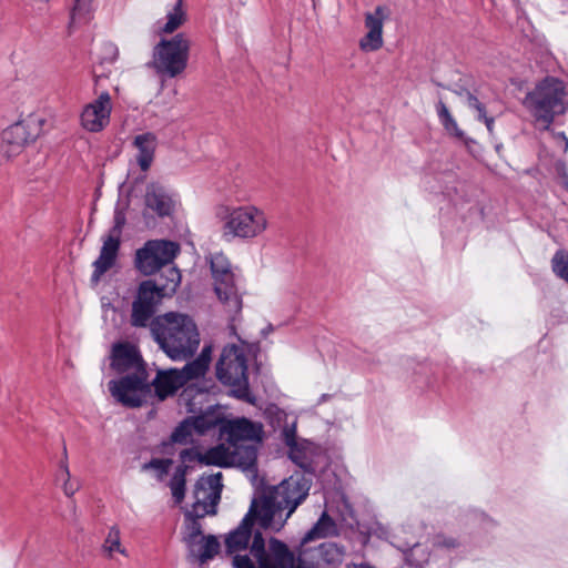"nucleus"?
<instances>
[{
  "label": "nucleus",
  "instance_id": "obj_14",
  "mask_svg": "<svg viewBox=\"0 0 568 568\" xmlns=\"http://www.w3.org/2000/svg\"><path fill=\"white\" fill-rule=\"evenodd\" d=\"M222 487L221 471L202 476L195 484L193 491L194 503L191 509L185 511V516L191 518L215 514Z\"/></svg>",
  "mask_w": 568,
  "mask_h": 568
},
{
  "label": "nucleus",
  "instance_id": "obj_34",
  "mask_svg": "<svg viewBox=\"0 0 568 568\" xmlns=\"http://www.w3.org/2000/svg\"><path fill=\"white\" fill-rule=\"evenodd\" d=\"M552 270L560 278L568 283V253L560 251L552 257Z\"/></svg>",
  "mask_w": 568,
  "mask_h": 568
},
{
  "label": "nucleus",
  "instance_id": "obj_41",
  "mask_svg": "<svg viewBox=\"0 0 568 568\" xmlns=\"http://www.w3.org/2000/svg\"><path fill=\"white\" fill-rule=\"evenodd\" d=\"M345 568H375V567L371 566L367 562H361V564L351 562V564L346 565Z\"/></svg>",
  "mask_w": 568,
  "mask_h": 568
},
{
  "label": "nucleus",
  "instance_id": "obj_15",
  "mask_svg": "<svg viewBox=\"0 0 568 568\" xmlns=\"http://www.w3.org/2000/svg\"><path fill=\"white\" fill-rule=\"evenodd\" d=\"M165 296L168 295L153 281L142 282L132 303L131 324L145 327L155 312V306Z\"/></svg>",
  "mask_w": 568,
  "mask_h": 568
},
{
  "label": "nucleus",
  "instance_id": "obj_17",
  "mask_svg": "<svg viewBox=\"0 0 568 568\" xmlns=\"http://www.w3.org/2000/svg\"><path fill=\"white\" fill-rule=\"evenodd\" d=\"M220 419L214 414H203L196 417H190L183 420L173 432L171 438L174 443L187 444L193 442V437L202 436L214 429Z\"/></svg>",
  "mask_w": 568,
  "mask_h": 568
},
{
  "label": "nucleus",
  "instance_id": "obj_10",
  "mask_svg": "<svg viewBox=\"0 0 568 568\" xmlns=\"http://www.w3.org/2000/svg\"><path fill=\"white\" fill-rule=\"evenodd\" d=\"M191 41L184 33L162 39L154 48L152 67L159 75L175 78L187 67Z\"/></svg>",
  "mask_w": 568,
  "mask_h": 568
},
{
  "label": "nucleus",
  "instance_id": "obj_18",
  "mask_svg": "<svg viewBox=\"0 0 568 568\" xmlns=\"http://www.w3.org/2000/svg\"><path fill=\"white\" fill-rule=\"evenodd\" d=\"M255 519L258 521V504L253 500L248 513L243 518L240 526L225 538L226 551L234 554L233 558L242 556L239 552L246 550L252 538V525ZM244 556H246V554ZM247 557L250 558L248 555ZM232 565L234 566V559H232Z\"/></svg>",
  "mask_w": 568,
  "mask_h": 568
},
{
  "label": "nucleus",
  "instance_id": "obj_1",
  "mask_svg": "<svg viewBox=\"0 0 568 568\" xmlns=\"http://www.w3.org/2000/svg\"><path fill=\"white\" fill-rule=\"evenodd\" d=\"M311 478L295 473L280 485L266 489L258 504V524L262 528L280 531L297 506L306 498Z\"/></svg>",
  "mask_w": 568,
  "mask_h": 568
},
{
  "label": "nucleus",
  "instance_id": "obj_26",
  "mask_svg": "<svg viewBox=\"0 0 568 568\" xmlns=\"http://www.w3.org/2000/svg\"><path fill=\"white\" fill-rule=\"evenodd\" d=\"M337 535L338 529L336 523L326 513H323L313 528L304 536L303 544Z\"/></svg>",
  "mask_w": 568,
  "mask_h": 568
},
{
  "label": "nucleus",
  "instance_id": "obj_4",
  "mask_svg": "<svg viewBox=\"0 0 568 568\" xmlns=\"http://www.w3.org/2000/svg\"><path fill=\"white\" fill-rule=\"evenodd\" d=\"M215 216L221 222V235L227 241H253L262 237L270 229L267 213L254 204L219 205Z\"/></svg>",
  "mask_w": 568,
  "mask_h": 568
},
{
  "label": "nucleus",
  "instance_id": "obj_6",
  "mask_svg": "<svg viewBox=\"0 0 568 568\" xmlns=\"http://www.w3.org/2000/svg\"><path fill=\"white\" fill-rule=\"evenodd\" d=\"M250 552L255 562L247 556H236L234 568H307L302 561L296 562L286 544L276 538L265 544L261 532L254 534Z\"/></svg>",
  "mask_w": 568,
  "mask_h": 568
},
{
  "label": "nucleus",
  "instance_id": "obj_38",
  "mask_svg": "<svg viewBox=\"0 0 568 568\" xmlns=\"http://www.w3.org/2000/svg\"><path fill=\"white\" fill-rule=\"evenodd\" d=\"M80 488V483L78 480H72L71 478H68L63 481L62 489L65 496L71 497L73 496Z\"/></svg>",
  "mask_w": 568,
  "mask_h": 568
},
{
  "label": "nucleus",
  "instance_id": "obj_35",
  "mask_svg": "<svg viewBox=\"0 0 568 568\" xmlns=\"http://www.w3.org/2000/svg\"><path fill=\"white\" fill-rule=\"evenodd\" d=\"M93 0H74V6L71 12V20L73 23L85 20L91 11Z\"/></svg>",
  "mask_w": 568,
  "mask_h": 568
},
{
  "label": "nucleus",
  "instance_id": "obj_33",
  "mask_svg": "<svg viewBox=\"0 0 568 568\" xmlns=\"http://www.w3.org/2000/svg\"><path fill=\"white\" fill-rule=\"evenodd\" d=\"M200 517H186L185 516V528H184V532H183V540L185 541L186 546L192 542V541H195L197 540L199 538L203 537L204 535L202 534V530H201V526L200 524L196 521V519H199Z\"/></svg>",
  "mask_w": 568,
  "mask_h": 568
},
{
  "label": "nucleus",
  "instance_id": "obj_24",
  "mask_svg": "<svg viewBox=\"0 0 568 568\" xmlns=\"http://www.w3.org/2000/svg\"><path fill=\"white\" fill-rule=\"evenodd\" d=\"M191 556L202 564L212 559L220 549V542L214 536H203L187 545Z\"/></svg>",
  "mask_w": 568,
  "mask_h": 568
},
{
  "label": "nucleus",
  "instance_id": "obj_32",
  "mask_svg": "<svg viewBox=\"0 0 568 568\" xmlns=\"http://www.w3.org/2000/svg\"><path fill=\"white\" fill-rule=\"evenodd\" d=\"M466 103L469 109L474 110L477 113V119L485 122L487 130L491 133L494 126V119L486 115L485 108L478 101V99L471 94H468Z\"/></svg>",
  "mask_w": 568,
  "mask_h": 568
},
{
  "label": "nucleus",
  "instance_id": "obj_12",
  "mask_svg": "<svg viewBox=\"0 0 568 568\" xmlns=\"http://www.w3.org/2000/svg\"><path fill=\"white\" fill-rule=\"evenodd\" d=\"M210 264L215 295L224 311L234 318L242 310V297L231 263L223 253H216L211 256Z\"/></svg>",
  "mask_w": 568,
  "mask_h": 568
},
{
  "label": "nucleus",
  "instance_id": "obj_5",
  "mask_svg": "<svg viewBox=\"0 0 568 568\" xmlns=\"http://www.w3.org/2000/svg\"><path fill=\"white\" fill-rule=\"evenodd\" d=\"M524 105L541 129H548L555 116L568 109V90L556 78H546L527 93Z\"/></svg>",
  "mask_w": 568,
  "mask_h": 568
},
{
  "label": "nucleus",
  "instance_id": "obj_40",
  "mask_svg": "<svg viewBox=\"0 0 568 568\" xmlns=\"http://www.w3.org/2000/svg\"><path fill=\"white\" fill-rule=\"evenodd\" d=\"M284 435H285V440H286V444L292 446L293 445V442H294V434H293V430L291 429H285L284 430Z\"/></svg>",
  "mask_w": 568,
  "mask_h": 568
},
{
  "label": "nucleus",
  "instance_id": "obj_16",
  "mask_svg": "<svg viewBox=\"0 0 568 568\" xmlns=\"http://www.w3.org/2000/svg\"><path fill=\"white\" fill-rule=\"evenodd\" d=\"M113 109L109 92H101L95 99L87 103L80 112V125L89 133H99L105 130L111 121Z\"/></svg>",
  "mask_w": 568,
  "mask_h": 568
},
{
  "label": "nucleus",
  "instance_id": "obj_39",
  "mask_svg": "<svg viewBox=\"0 0 568 568\" xmlns=\"http://www.w3.org/2000/svg\"><path fill=\"white\" fill-rule=\"evenodd\" d=\"M61 477L63 478V481L68 478H71V474L68 467V464L62 462L60 466Z\"/></svg>",
  "mask_w": 568,
  "mask_h": 568
},
{
  "label": "nucleus",
  "instance_id": "obj_44",
  "mask_svg": "<svg viewBox=\"0 0 568 568\" xmlns=\"http://www.w3.org/2000/svg\"><path fill=\"white\" fill-rule=\"evenodd\" d=\"M291 455H292V458H293L296 463H298L301 466H304V463H303V462H300V460L297 459V457H296V455H295V453H294L293 450H292Z\"/></svg>",
  "mask_w": 568,
  "mask_h": 568
},
{
  "label": "nucleus",
  "instance_id": "obj_19",
  "mask_svg": "<svg viewBox=\"0 0 568 568\" xmlns=\"http://www.w3.org/2000/svg\"><path fill=\"white\" fill-rule=\"evenodd\" d=\"M121 221L116 217L115 226L103 237V244L99 257L93 263L92 281L99 282L100 277L110 270L116 261L120 248Z\"/></svg>",
  "mask_w": 568,
  "mask_h": 568
},
{
  "label": "nucleus",
  "instance_id": "obj_37",
  "mask_svg": "<svg viewBox=\"0 0 568 568\" xmlns=\"http://www.w3.org/2000/svg\"><path fill=\"white\" fill-rule=\"evenodd\" d=\"M366 534V540L365 542L368 540L369 537L372 536H376L381 539H388L390 534H389V529L381 524V523H375L373 524L368 529L367 531L365 532Z\"/></svg>",
  "mask_w": 568,
  "mask_h": 568
},
{
  "label": "nucleus",
  "instance_id": "obj_2",
  "mask_svg": "<svg viewBox=\"0 0 568 568\" xmlns=\"http://www.w3.org/2000/svg\"><path fill=\"white\" fill-rule=\"evenodd\" d=\"M111 366L119 373H128L123 378L109 383L112 397L128 407H139L145 403L151 387L136 347L129 343L114 345Z\"/></svg>",
  "mask_w": 568,
  "mask_h": 568
},
{
  "label": "nucleus",
  "instance_id": "obj_8",
  "mask_svg": "<svg viewBox=\"0 0 568 568\" xmlns=\"http://www.w3.org/2000/svg\"><path fill=\"white\" fill-rule=\"evenodd\" d=\"M246 345L244 343L226 345L216 363V377L224 385L234 387L239 398L248 395Z\"/></svg>",
  "mask_w": 568,
  "mask_h": 568
},
{
  "label": "nucleus",
  "instance_id": "obj_29",
  "mask_svg": "<svg viewBox=\"0 0 568 568\" xmlns=\"http://www.w3.org/2000/svg\"><path fill=\"white\" fill-rule=\"evenodd\" d=\"M344 548L335 542H327L321 546V556L328 565H339L344 559Z\"/></svg>",
  "mask_w": 568,
  "mask_h": 568
},
{
  "label": "nucleus",
  "instance_id": "obj_7",
  "mask_svg": "<svg viewBox=\"0 0 568 568\" xmlns=\"http://www.w3.org/2000/svg\"><path fill=\"white\" fill-rule=\"evenodd\" d=\"M47 119L43 114L31 112L7 126L1 133L0 152L12 160L23 152L26 146L37 141L44 132Z\"/></svg>",
  "mask_w": 568,
  "mask_h": 568
},
{
  "label": "nucleus",
  "instance_id": "obj_22",
  "mask_svg": "<svg viewBox=\"0 0 568 568\" xmlns=\"http://www.w3.org/2000/svg\"><path fill=\"white\" fill-rule=\"evenodd\" d=\"M199 460L205 465H215L221 467L240 464L243 466L242 453L234 449L227 442L207 449L199 455Z\"/></svg>",
  "mask_w": 568,
  "mask_h": 568
},
{
  "label": "nucleus",
  "instance_id": "obj_23",
  "mask_svg": "<svg viewBox=\"0 0 568 568\" xmlns=\"http://www.w3.org/2000/svg\"><path fill=\"white\" fill-rule=\"evenodd\" d=\"M187 16L183 8V0H178L171 9L168 10L165 18L154 23V31L159 36L171 34L186 22Z\"/></svg>",
  "mask_w": 568,
  "mask_h": 568
},
{
  "label": "nucleus",
  "instance_id": "obj_27",
  "mask_svg": "<svg viewBox=\"0 0 568 568\" xmlns=\"http://www.w3.org/2000/svg\"><path fill=\"white\" fill-rule=\"evenodd\" d=\"M101 550H102L103 555L109 559H114L115 555H121L124 557L129 556L128 550L122 545L121 531L118 526H112L109 529V531L103 540Z\"/></svg>",
  "mask_w": 568,
  "mask_h": 568
},
{
  "label": "nucleus",
  "instance_id": "obj_3",
  "mask_svg": "<svg viewBox=\"0 0 568 568\" xmlns=\"http://www.w3.org/2000/svg\"><path fill=\"white\" fill-rule=\"evenodd\" d=\"M150 328L160 348L173 361H185L199 348L200 333L186 314L169 312L156 316Z\"/></svg>",
  "mask_w": 568,
  "mask_h": 568
},
{
  "label": "nucleus",
  "instance_id": "obj_42",
  "mask_svg": "<svg viewBox=\"0 0 568 568\" xmlns=\"http://www.w3.org/2000/svg\"><path fill=\"white\" fill-rule=\"evenodd\" d=\"M106 50H108V52L110 53L111 59H115V58H116V55H118V49H116V47H115V45H113V44H108V45H106Z\"/></svg>",
  "mask_w": 568,
  "mask_h": 568
},
{
  "label": "nucleus",
  "instance_id": "obj_9",
  "mask_svg": "<svg viewBox=\"0 0 568 568\" xmlns=\"http://www.w3.org/2000/svg\"><path fill=\"white\" fill-rule=\"evenodd\" d=\"M219 429L221 437L242 453L243 466H252L256 459V445L262 440V425L242 417L224 420Z\"/></svg>",
  "mask_w": 568,
  "mask_h": 568
},
{
  "label": "nucleus",
  "instance_id": "obj_20",
  "mask_svg": "<svg viewBox=\"0 0 568 568\" xmlns=\"http://www.w3.org/2000/svg\"><path fill=\"white\" fill-rule=\"evenodd\" d=\"M388 16L385 7H377L373 12L365 14L366 34L359 40V48L364 52L379 50L383 44V26Z\"/></svg>",
  "mask_w": 568,
  "mask_h": 568
},
{
  "label": "nucleus",
  "instance_id": "obj_25",
  "mask_svg": "<svg viewBox=\"0 0 568 568\" xmlns=\"http://www.w3.org/2000/svg\"><path fill=\"white\" fill-rule=\"evenodd\" d=\"M134 145L139 150L138 163L140 168L145 171L150 168L153 161V154L156 146V138L152 133H143L136 135Z\"/></svg>",
  "mask_w": 568,
  "mask_h": 568
},
{
  "label": "nucleus",
  "instance_id": "obj_28",
  "mask_svg": "<svg viewBox=\"0 0 568 568\" xmlns=\"http://www.w3.org/2000/svg\"><path fill=\"white\" fill-rule=\"evenodd\" d=\"M189 470L187 466L181 465L176 467L170 483L169 487L171 489L172 497L175 504H181L185 496V476Z\"/></svg>",
  "mask_w": 568,
  "mask_h": 568
},
{
  "label": "nucleus",
  "instance_id": "obj_11",
  "mask_svg": "<svg viewBox=\"0 0 568 568\" xmlns=\"http://www.w3.org/2000/svg\"><path fill=\"white\" fill-rule=\"evenodd\" d=\"M211 346H204L200 356L193 362L186 364L182 369H164L159 371L152 385L155 395L160 400L173 395L179 388L186 384L190 379L201 377L209 368L211 361Z\"/></svg>",
  "mask_w": 568,
  "mask_h": 568
},
{
  "label": "nucleus",
  "instance_id": "obj_43",
  "mask_svg": "<svg viewBox=\"0 0 568 568\" xmlns=\"http://www.w3.org/2000/svg\"><path fill=\"white\" fill-rule=\"evenodd\" d=\"M444 545L449 548H455L458 546V541L455 538H448L447 540L444 541Z\"/></svg>",
  "mask_w": 568,
  "mask_h": 568
},
{
  "label": "nucleus",
  "instance_id": "obj_21",
  "mask_svg": "<svg viewBox=\"0 0 568 568\" xmlns=\"http://www.w3.org/2000/svg\"><path fill=\"white\" fill-rule=\"evenodd\" d=\"M144 203L146 210L154 212L158 216L164 217L171 215L175 207V201L172 193L159 183L148 185Z\"/></svg>",
  "mask_w": 568,
  "mask_h": 568
},
{
  "label": "nucleus",
  "instance_id": "obj_31",
  "mask_svg": "<svg viewBox=\"0 0 568 568\" xmlns=\"http://www.w3.org/2000/svg\"><path fill=\"white\" fill-rule=\"evenodd\" d=\"M162 277L165 278V283L160 284L161 290L168 295H172L176 292L181 283V274L176 267L168 268Z\"/></svg>",
  "mask_w": 568,
  "mask_h": 568
},
{
  "label": "nucleus",
  "instance_id": "obj_30",
  "mask_svg": "<svg viewBox=\"0 0 568 568\" xmlns=\"http://www.w3.org/2000/svg\"><path fill=\"white\" fill-rule=\"evenodd\" d=\"M438 116L440 119L442 124L444 125L445 130L457 138H463V131L459 130L457 122L454 120L452 114L449 113L447 106L439 102L437 106Z\"/></svg>",
  "mask_w": 568,
  "mask_h": 568
},
{
  "label": "nucleus",
  "instance_id": "obj_13",
  "mask_svg": "<svg viewBox=\"0 0 568 568\" xmlns=\"http://www.w3.org/2000/svg\"><path fill=\"white\" fill-rule=\"evenodd\" d=\"M180 253V245L168 240H150L135 253L134 264L139 272L149 276L171 264Z\"/></svg>",
  "mask_w": 568,
  "mask_h": 568
},
{
  "label": "nucleus",
  "instance_id": "obj_36",
  "mask_svg": "<svg viewBox=\"0 0 568 568\" xmlns=\"http://www.w3.org/2000/svg\"><path fill=\"white\" fill-rule=\"evenodd\" d=\"M171 466H172L171 459H152L149 464H145L143 466V468L153 470L155 477L159 480H162L164 475L168 474Z\"/></svg>",
  "mask_w": 568,
  "mask_h": 568
}]
</instances>
